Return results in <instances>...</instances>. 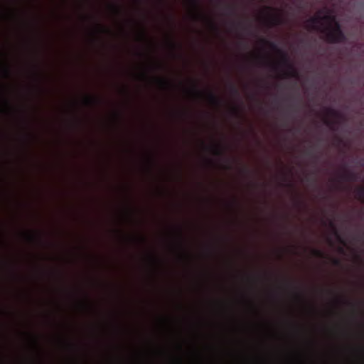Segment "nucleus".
Instances as JSON below:
<instances>
[{"instance_id":"1","label":"nucleus","mask_w":364,"mask_h":364,"mask_svg":"<svg viewBox=\"0 0 364 364\" xmlns=\"http://www.w3.org/2000/svg\"><path fill=\"white\" fill-rule=\"evenodd\" d=\"M306 28L309 30L318 31L326 36V41L331 43H343L346 40L341 26L333 16L328 15L323 18L314 16L306 21Z\"/></svg>"},{"instance_id":"2","label":"nucleus","mask_w":364,"mask_h":364,"mask_svg":"<svg viewBox=\"0 0 364 364\" xmlns=\"http://www.w3.org/2000/svg\"><path fill=\"white\" fill-rule=\"evenodd\" d=\"M261 41L267 45L272 50H275L281 55V63L283 65L286 66L288 69L287 73H286L287 76L288 77H297L298 76V72L294 68L292 64L289 62V58L288 55L279 49L277 46V45L272 41H267L265 39H262Z\"/></svg>"},{"instance_id":"3","label":"nucleus","mask_w":364,"mask_h":364,"mask_svg":"<svg viewBox=\"0 0 364 364\" xmlns=\"http://www.w3.org/2000/svg\"><path fill=\"white\" fill-rule=\"evenodd\" d=\"M341 178L346 181H354L358 178V176L355 173L345 168L343 173L341 175Z\"/></svg>"},{"instance_id":"4","label":"nucleus","mask_w":364,"mask_h":364,"mask_svg":"<svg viewBox=\"0 0 364 364\" xmlns=\"http://www.w3.org/2000/svg\"><path fill=\"white\" fill-rule=\"evenodd\" d=\"M186 1L190 5L193 11H196L197 13L196 14V17L197 18L203 17V16L198 13L200 11V3L199 0H186Z\"/></svg>"},{"instance_id":"5","label":"nucleus","mask_w":364,"mask_h":364,"mask_svg":"<svg viewBox=\"0 0 364 364\" xmlns=\"http://www.w3.org/2000/svg\"><path fill=\"white\" fill-rule=\"evenodd\" d=\"M207 97L210 104L215 106H220L221 101L220 100L213 92H208L207 94Z\"/></svg>"},{"instance_id":"6","label":"nucleus","mask_w":364,"mask_h":364,"mask_svg":"<svg viewBox=\"0 0 364 364\" xmlns=\"http://www.w3.org/2000/svg\"><path fill=\"white\" fill-rule=\"evenodd\" d=\"M268 23L270 26H279L283 23V19L278 15H273L269 18Z\"/></svg>"},{"instance_id":"7","label":"nucleus","mask_w":364,"mask_h":364,"mask_svg":"<svg viewBox=\"0 0 364 364\" xmlns=\"http://www.w3.org/2000/svg\"><path fill=\"white\" fill-rule=\"evenodd\" d=\"M325 110L326 112L327 115L329 117H332L336 119H341L343 117L342 114L338 111H337L333 108L326 107L325 109Z\"/></svg>"},{"instance_id":"8","label":"nucleus","mask_w":364,"mask_h":364,"mask_svg":"<svg viewBox=\"0 0 364 364\" xmlns=\"http://www.w3.org/2000/svg\"><path fill=\"white\" fill-rule=\"evenodd\" d=\"M100 101L99 98L92 96H86L84 99V102L86 105L92 106Z\"/></svg>"},{"instance_id":"9","label":"nucleus","mask_w":364,"mask_h":364,"mask_svg":"<svg viewBox=\"0 0 364 364\" xmlns=\"http://www.w3.org/2000/svg\"><path fill=\"white\" fill-rule=\"evenodd\" d=\"M156 80L157 82L164 88L166 89L171 85V82L165 78L157 77Z\"/></svg>"},{"instance_id":"10","label":"nucleus","mask_w":364,"mask_h":364,"mask_svg":"<svg viewBox=\"0 0 364 364\" xmlns=\"http://www.w3.org/2000/svg\"><path fill=\"white\" fill-rule=\"evenodd\" d=\"M356 194H357V196H358V198L362 201L363 203H364V187H359L357 190H356Z\"/></svg>"},{"instance_id":"11","label":"nucleus","mask_w":364,"mask_h":364,"mask_svg":"<svg viewBox=\"0 0 364 364\" xmlns=\"http://www.w3.org/2000/svg\"><path fill=\"white\" fill-rule=\"evenodd\" d=\"M230 90L232 95L234 96H238L239 95V91L238 89L236 87V86L233 84L230 85Z\"/></svg>"},{"instance_id":"12","label":"nucleus","mask_w":364,"mask_h":364,"mask_svg":"<svg viewBox=\"0 0 364 364\" xmlns=\"http://www.w3.org/2000/svg\"><path fill=\"white\" fill-rule=\"evenodd\" d=\"M312 254L315 257H320V258H322V257H324L323 252L322 251L319 250H317V249H314L312 250Z\"/></svg>"},{"instance_id":"13","label":"nucleus","mask_w":364,"mask_h":364,"mask_svg":"<svg viewBox=\"0 0 364 364\" xmlns=\"http://www.w3.org/2000/svg\"><path fill=\"white\" fill-rule=\"evenodd\" d=\"M324 123L329 127L331 129H333L334 126L338 124L336 121L325 119Z\"/></svg>"},{"instance_id":"14","label":"nucleus","mask_w":364,"mask_h":364,"mask_svg":"<svg viewBox=\"0 0 364 364\" xmlns=\"http://www.w3.org/2000/svg\"><path fill=\"white\" fill-rule=\"evenodd\" d=\"M213 151L215 156H221L223 154V150L219 146L214 147Z\"/></svg>"},{"instance_id":"15","label":"nucleus","mask_w":364,"mask_h":364,"mask_svg":"<svg viewBox=\"0 0 364 364\" xmlns=\"http://www.w3.org/2000/svg\"><path fill=\"white\" fill-rule=\"evenodd\" d=\"M26 237L30 240V241H36L37 240H38V238L36 237V235H33V234H31V233H26Z\"/></svg>"},{"instance_id":"16","label":"nucleus","mask_w":364,"mask_h":364,"mask_svg":"<svg viewBox=\"0 0 364 364\" xmlns=\"http://www.w3.org/2000/svg\"><path fill=\"white\" fill-rule=\"evenodd\" d=\"M329 225H330V227L333 230L334 233L336 234V236H338V237H339V235H338V231H337V230H336V225H335L334 222H333V221H332V220H331V221L329 222Z\"/></svg>"},{"instance_id":"17","label":"nucleus","mask_w":364,"mask_h":364,"mask_svg":"<svg viewBox=\"0 0 364 364\" xmlns=\"http://www.w3.org/2000/svg\"><path fill=\"white\" fill-rule=\"evenodd\" d=\"M226 10L229 11L230 14H235V8L233 6L228 5L226 6Z\"/></svg>"},{"instance_id":"18","label":"nucleus","mask_w":364,"mask_h":364,"mask_svg":"<svg viewBox=\"0 0 364 364\" xmlns=\"http://www.w3.org/2000/svg\"><path fill=\"white\" fill-rule=\"evenodd\" d=\"M110 8L117 14H119L121 11V8L115 4H111Z\"/></svg>"},{"instance_id":"19","label":"nucleus","mask_w":364,"mask_h":364,"mask_svg":"<svg viewBox=\"0 0 364 364\" xmlns=\"http://www.w3.org/2000/svg\"><path fill=\"white\" fill-rule=\"evenodd\" d=\"M97 28L100 29V32H109V30L101 24H97Z\"/></svg>"},{"instance_id":"20","label":"nucleus","mask_w":364,"mask_h":364,"mask_svg":"<svg viewBox=\"0 0 364 364\" xmlns=\"http://www.w3.org/2000/svg\"><path fill=\"white\" fill-rule=\"evenodd\" d=\"M3 71H4V75L8 77L10 76V74H11V72H10V69L7 67V66H5L4 68H3Z\"/></svg>"},{"instance_id":"21","label":"nucleus","mask_w":364,"mask_h":364,"mask_svg":"<svg viewBox=\"0 0 364 364\" xmlns=\"http://www.w3.org/2000/svg\"><path fill=\"white\" fill-rule=\"evenodd\" d=\"M194 93L197 96H200L202 95V92L199 91L196 86H194Z\"/></svg>"},{"instance_id":"22","label":"nucleus","mask_w":364,"mask_h":364,"mask_svg":"<svg viewBox=\"0 0 364 364\" xmlns=\"http://www.w3.org/2000/svg\"><path fill=\"white\" fill-rule=\"evenodd\" d=\"M232 25L233 26H241L244 29L245 28L244 26H243V24L242 22H237V23H235V22H233L232 23Z\"/></svg>"},{"instance_id":"23","label":"nucleus","mask_w":364,"mask_h":364,"mask_svg":"<svg viewBox=\"0 0 364 364\" xmlns=\"http://www.w3.org/2000/svg\"><path fill=\"white\" fill-rule=\"evenodd\" d=\"M169 44L173 49H175L177 46V45L173 41H171Z\"/></svg>"},{"instance_id":"24","label":"nucleus","mask_w":364,"mask_h":364,"mask_svg":"<svg viewBox=\"0 0 364 364\" xmlns=\"http://www.w3.org/2000/svg\"><path fill=\"white\" fill-rule=\"evenodd\" d=\"M178 237H179L180 240H182V237H183V235H182V232H181V230H179L178 231Z\"/></svg>"},{"instance_id":"25","label":"nucleus","mask_w":364,"mask_h":364,"mask_svg":"<svg viewBox=\"0 0 364 364\" xmlns=\"http://www.w3.org/2000/svg\"><path fill=\"white\" fill-rule=\"evenodd\" d=\"M233 112L235 113V115L238 116L239 115V111L237 108H234L233 109Z\"/></svg>"},{"instance_id":"26","label":"nucleus","mask_w":364,"mask_h":364,"mask_svg":"<svg viewBox=\"0 0 364 364\" xmlns=\"http://www.w3.org/2000/svg\"><path fill=\"white\" fill-rule=\"evenodd\" d=\"M339 263H340V262H339V260H338V259H335L333 260V264H336V265H338V264H339Z\"/></svg>"},{"instance_id":"27","label":"nucleus","mask_w":364,"mask_h":364,"mask_svg":"<svg viewBox=\"0 0 364 364\" xmlns=\"http://www.w3.org/2000/svg\"><path fill=\"white\" fill-rule=\"evenodd\" d=\"M210 24L213 28L218 29L217 26L212 21H210Z\"/></svg>"},{"instance_id":"28","label":"nucleus","mask_w":364,"mask_h":364,"mask_svg":"<svg viewBox=\"0 0 364 364\" xmlns=\"http://www.w3.org/2000/svg\"><path fill=\"white\" fill-rule=\"evenodd\" d=\"M265 9H266L267 10H268V11H273V10H274L273 8H272V7H270V6H267Z\"/></svg>"},{"instance_id":"29","label":"nucleus","mask_w":364,"mask_h":364,"mask_svg":"<svg viewBox=\"0 0 364 364\" xmlns=\"http://www.w3.org/2000/svg\"><path fill=\"white\" fill-rule=\"evenodd\" d=\"M243 171L245 172V173H249V169L247 168H244Z\"/></svg>"},{"instance_id":"30","label":"nucleus","mask_w":364,"mask_h":364,"mask_svg":"<svg viewBox=\"0 0 364 364\" xmlns=\"http://www.w3.org/2000/svg\"><path fill=\"white\" fill-rule=\"evenodd\" d=\"M140 240H141V242H144L146 240H145V238H144V237H140Z\"/></svg>"},{"instance_id":"31","label":"nucleus","mask_w":364,"mask_h":364,"mask_svg":"<svg viewBox=\"0 0 364 364\" xmlns=\"http://www.w3.org/2000/svg\"><path fill=\"white\" fill-rule=\"evenodd\" d=\"M179 247H180L181 249H182V248H183V245H182V242H180V243H179Z\"/></svg>"},{"instance_id":"32","label":"nucleus","mask_w":364,"mask_h":364,"mask_svg":"<svg viewBox=\"0 0 364 364\" xmlns=\"http://www.w3.org/2000/svg\"><path fill=\"white\" fill-rule=\"evenodd\" d=\"M296 297H297L298 299H301V296H300V295H296Z\"/></svg>"},{"instance_id":"33","label":"nucleus","mask_w":364,"mask_h":364,"mask_svg":"<svg viewBox=\"0 0 364 364\" xmlns=\"http://www.w3.org/2000/svg\"><path fill=\"white\" fill-rule=\"evenodd\" d=\"M144 37H145V35H144V33H143L141 38H144Z\"/></svg>"}]
</instances>
